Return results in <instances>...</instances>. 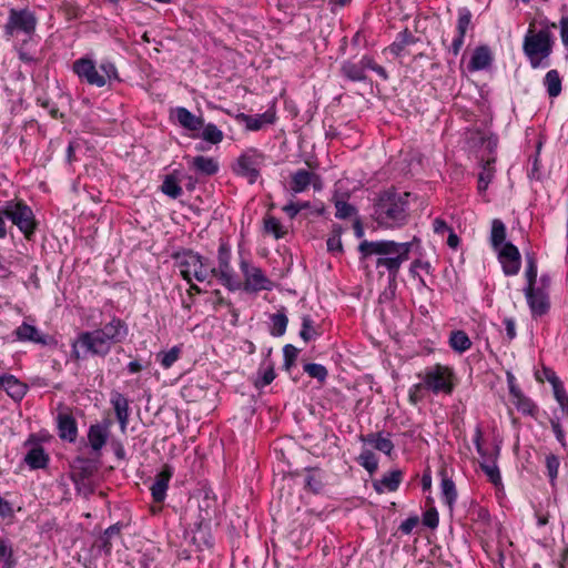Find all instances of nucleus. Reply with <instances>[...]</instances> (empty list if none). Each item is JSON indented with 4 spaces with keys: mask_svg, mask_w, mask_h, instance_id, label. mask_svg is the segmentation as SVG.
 Wrapping results in <instances>:
<instances>
[{
    "mask_svg": "<svg viewBox=\"0 0 568 568\" xmlns=\"http://www.w3.org/2000/svg\"><path fill=\"white\" fill-rule=\"evenodd\" d=\"M413 242L395 241H363L359 244V252L363 257L377 256L375 266L377 270L385 268L390 278L395 280L403 263L409 260Z\"/></svg>",
    "mask_w": 568,
    "mask_h": 568,
    "instance_id": "nucleus-1",
    "label": "nucleus"
},
{
    "mask_svg": "<svg viewBox=\"0 0 568 568\" xmlns=\"http://www.w3.org/2000/svg\"><path fill=\"white\" fill-rule=\"evenodd\" d=\"M37 18L34 13L28 9H11L4 26V33L8 38L19 40L21 44L16 45L19 59L30 63L36 60L34 50H32V41L36 34Z\"/></svg>",
    "mask_w": 568,
    "mask_h": 568,
    "instance_id": "nucleus-2",
    "label": "nucleus"
},
{
    "mask_svg": "<svg viewBox=\"0 0 568 568\" xmlns=\"http://www.w3.org/2000/svg\"><path fill=\"white\" fill-rule=\"evenodd\" d=\"M556 24H542L537 29L536 21L529 23V28L524 38L523 51L527 57L531 68L548 67V58L552 51L554 33Z\"/></svg>",
    "mask_w": 568,
    "mask_h": 568,
    "instance_id": "nucleus-3",
    "label": "nucleus"
},
{
    "mask_svg": "<svg viewBox=\"0 0 568 568\" xmlns=\"http://www.w3.org/2000/svg\"><path fill=\"white\" fill-rule=\"evenodd\" d=\"M407 201L400 194L385 191L374 204L373 217L384 229L403 226L407 221Z\"/></svg>",
    "mask_w": 568,
    "mask_h": 568,
    "instance_id": "nucleus-4",
    "label": "nucleus"
},
{
    "mask_svg": "<svg viewBox=\"0 0 568 568\" xmlns=\"http://www.w3.org/2000/svg\"><path fill=\"white\" fill-rule=\"evenodd\" d=\"M72 71L81 82L97 88H102L110 84L112 81L119 80V73L115 64L106 59L102 60L98 69L95 62L91 58H80L73 62Z\"/></svg>",
    "mask_w": 568,
    "mask_h": 568,
    "instance_id": "nucleus-5",
    "label": "nucleus"
},
{
    "mask_svg": "<svg viewBox=\"0 0 568 568\" xmlns=\"http://www.w3.org/2000/svg\"><path fill=\"white\" fill-rule=\"evenodd\" d=\"M175 266L181 276L189 283L192 281L207 282L212 281L211 262L193 251H185L175 255Z\"/></svg>",
    "mask_w": 568,
    "mask_h": 568,
    "instance_id": "nucleus-6",
    "label": "nucleus"
},
{
    "mask_svg": "<svg viewBox=\"0 0 568 568\" xmlns=\"http://www.w3.org/2000/svg\"><path fill=\"white\" fill-rule=\"evenodd\" d=\"M112 345L114 343L106 338L100 328L82 332L78 335L77 341L72 343V355L75 359H80L88 354L103 357L110 353Z\"/></svg>",
    "mask_w": 568,
    "mask_h": 568,
    "instance_id": "nucleus-7",
    "label": "nucleus"
},
{
    "mask_svg": "<svg viewBox=\"0 0 568 568\" xmlns=\"http://www.w3.org/2000/svg\"><path fill=\"white\" fill-rule=\"evenodd\" d=\"M231 246L226 242H222L217 250V266H212V280L216 278L221 285L229 291H237L242 288V282L236 275L232 264Z\"/></svg>",
    "mask_w": 568,
    "mask_h": 568,
    "instance_id": "nucleus-8",
    "label": "nucleus"
},
{
    "mask_svg": "<svg viewBox=\"0 0 568 568\" xmlns=\"http://www.w3.org/2000/svg\"><path fill=\"white\" fill-rule=\"evenodd\" d=\"M454 372L450 367L436 364L424 372L423 383L425 388L434 394H450L454 389Z\"/></svg>",
    "mask_w": 568,
    "mask_h": 568,
    "instance_id": "nucleus-9",
    "label": "nucleus"
},
{
    "mask_svg": "<svg viewBox=\"0 0 568 568\" xmlns=\"http://www.w3.org/2000/svg\"><path fill=\"white\" fill-rule=\"evenodd\" d=\"M2 214L11 220L18 229L29 237L36 229V221L32 210L23 202L9 201L6 203Z\"/></svg>",
    "mask_w": 568,
    "mask_h": 568,
    "instance_id": "nucleus-10",
    "label": "nucleus"
},
{
    "mask_svg": "<svg viewBox=\"0 0 568 568\" xmlns=\"http://www.w3.org/2000/svg\"><path fill=\"white\" fill-rule=\"evenodd\" d=\"M240 268L244 276V282H242V288L244 291L256 293L272 290L273 282L260 267L253 265L248 260L241 258Z\"/></svg>",
    "mask_w": 568,
    "mask_h": 568,
    "instance_id": "nucleus-11",
    "label": "nucleus"
},
{
    "mask_svg": "<svg viewBox=\"0 0 568 568\" xmlns=\"http://www.w3.org/2000/svg\"><path fill=\"white\" fill-rule=\"evenodd\" d=\"M263 162V155L256 149H248L236 160L233 171L245 178L251 184L260 176V166Z\"/></svg>",
    "mask_w": 568,
    "mask_h": 568,
    "instance_id": "nucleus-12",
    "label": "nucleus"
},
{
    "mask_svg": "<svg viewBox=\"0 0 568 568\" xmlns=\"http://www.w3.org/2000/svg\"><path fill=\"white\" fill-rule=\"evenodd\" d=\"M498 261L506 276L517 275L521 265V255L517 246L508 242L497 250Z\"/></svg>",
    "mask_w": 568,
    "mask_h": 568,
    "instance_id": "nucleus-13",
    "label": "nucleus"
},
{
    "mask_svg": "<svg viewBox=\"0 0 568 568\" xmlns=\"http://www.w3.org/2000/svg\"><path fill=\"white\" fill-rule=\"evenodd\" d=\"M58 434L62 440L74 443L78 437V424L69 407H60L57 414Z\"/></svg>",
    "mask_w": 568,
    "mask_h": 568,
    "instance_id": "nucleus-14",
    "label": "nucleus"
},
{
    "mask_svg": "<svg viewBox=\"0 0 568 568\" xmlns=\"http://www.w3.org/2000/svg\"><path fill=\"white\" fill-rule=\"evenodd\" d=\"M524 293L534 316L545 314L549 307L548 293L544 288H524Z\"/></svg>",
    "mask_w": 568,
    "mask_h": 568,
    "instance_id": "nucleus-15",
    "label": "nucleus"
},
{
    "mask_svg": "<svg viewBox=\"0 0 568 568\" xmlns=\"http://www.w3.org/2000/svg\"><path fill=\"white\" fill-rule=\"evenodd\" d=\"M173 474V468L170 465H164L155 476L154 483L150 487L152 498L155 503H162L165 499L169 483Z\"/></svg>",
    "mask_w": 568,
    "mask_h": 568,
    "instance_id": "nucleus-16",
    "label": "nucleus"
},
{
    "mask_svg": "<svg viewBox=\"0 0 568 568\" xmlns=\"http://www.w3.org/2000/svg\"><path fill=\"white\" fill-rule=\"evenodd\" d=\"M13 336L19 342H31L41 345H47L49 339L38 327L27 321L22 322L21 325L13 331Z\"/></svg>",
    "mask_w": 568,
    "mask_h": 568,
    "instance_id": "nucleus-17",
    "label": "nucleus"
},
{
    "mask_svg": "<svg viewBox=\"0 0 568 568\" xmlns=\"http://www.w3.org/2000/svg\"><path fill=\"white\" fill-rule=\"evenodd\" d=\"M24 445L30 446L24 456V463L31 469L45 468L49 463V455L45 453L44 448L39 443H33L31 438L28 439Z\"/></svg>",
    "mask_w": 568,
    "mask_h": 568,
    "instance_id": "nucleus-18",
    "label": "nucleus"
},
{
    "mask_svg": "<svg viewBox=\"0 0 568 568\" xmlns=\"http://www.w3.org/2000/svg\"><path fill=\"white\" fill-rule=\"evenodd\" d=\"M176 122L185 130L196 134L203 128V118L196 116L184 106H178L173 111Z\"/></svg>",
    "mask_w": 568,
    "mask_h": 568,
    "instance_id": "nucleus-19",
    "label": "nucleus"
},
{
    "mask_svg": "<svg viewBox=\"0 0 568 568\" xmlns=\"http://www.w3.org/2000/svg\"><path fill=\"white\" fill-rule=\"evenodd\" d=\"M509 393L513 397V403L524 414L534 415L537 407L535 403L525 396L523 392L515 385L514 376L508 374Z\"/></svg>",
    "mask_w": 568,
    "mask_h": 568,
    "instance_id": "nucleus-20",
    "label": "nucleus"
},
{
    "mask_svg": "<svg viewBox=\"0 0 568 568\" xmlns=\"http://www.w3.org/2000/svg\"><path fill=\"white\" fill-rule=\"evenodd\" d=\"M109 439V423L93 424L88 430V442L94 453H100Z\"/></svg>",
    "mask_w": 568,
    "mask_h": 568,
    "instance_id": "nucleus-21",
    "label": "nucleus"
},
{
    "mask_svg": "<svg viewBox=\"0 0 568 568\" xmlns=\"http://www.w3.org/2000/svg\"><path fill=\"white\" fill-rule=\"evenodd\" d=\"M320 178L316 174L305 169H300L291 176V190L294 194L302 193L306 191L311 184L316 187V182Z\"/></svg>",
    "mask_w": 568,
    "mask_h": 568,
    "instance_id": "nucleus-22",
    "label": "nucleus"
},
{
    "mask_svg": "<svg viewBox=\"0 0 568 568\" xmlns=\"http://www.w3.org/2000/svg\"><path fill=\"white\" fill-rule=\"evenodd\" d=\"M0 389L13 399H21L27 392L26 385L11 374L0 375Z\"/></svg>",
    "mask_w": 568,
    "mask_h": 568,
    "instance_id": "nucleus-23",
    "label": "nucleus"
},
{
    "mask_svg": "<svg viewBox=\"0 0 568 568\" xmlns=\"http://www.w3.org/2000/svg\"><path fill=\"white\" fill-rule=\"evenodd\" d=\"M189 166L202 175H214L219 171V162L213 158L197 155L187 158Z\"/></svg>",
    "mask_w": 568,
    "mask_h": 568,
    "instance_id": "nucleus-24",
    "label": "nucleus"
},
{
    "mask_svg": "<svg viewBox=\"0 0 568 568\" xmlns=\"http://www.w3.org/2000/svg\"><path fill=\"white\" fill-rule=\"evenodd\" d=\"M111 404L113 406L121 430L125 432L129 423V400L121 393L114 392L111 395Z\"/></svg>",
    "mask_w": 568,
    "mask_h": 568,
    "instance_id": "nucleus-25",
    "label": "nucleus"
},
{
    "mask_svg": "<svg viewBox=\"0 0 568 568\" xmlns=\"http://www.w3.org/2000/svg\"><path fill=\"white\" fill-rule=\"evenodd\" d=\"M100 329L102 331V334L114 344L122 342L128 335L126 324L118 317H113Z\"/></svg>",
    "mask_w": 568,
    "mask_h": 568,
    "instance_id": "nucleus-26",
    "label": "nucleus"
},
{
    "mask_svg": "<svg viewBox=\"0 0 568 568\" xmlns=\"http://www.w3.org/2000/svg\"><path fill=\"white\" fill-rule=\"evenodd\" d=\"M402 479L403 473L399 469H395L383 475L379 480L373 483V486L379 494L384 491H395L402 483Z\"/></svg>",
    "mask_w": 568,
    "mask_h": 568,
    "instance_id": "nucleus-27",
    "label": "nucleus"
},
{
    "mask_svg": "<svg viewBox=\"0 0 568 568\" xmlns=\"http://www.w3.org/2000/svg\"><path fill=\"white\" fill-rule=\"evenodd\" d=\"M491 52L488 47L481 45L475 49L470 62L469 69L471 71L484 70L491 63Z\"/></svg>",
    "mask_w": 568,
    "mask_h": 568,
    "instance_id": "nucleus-28",
    "label": "nucleus"
},
{
    "mask_svg": "<svg viewBox=\"0 0 568 568\" xmlns=\"http://www.w3.org/2000/svg\"><path fill=\"white\" fill-rule=\"evenodd\" d=\"M365 443L371 444L375 449L389 456L394 449V444L387 437H384L382 433L369 434L363 438Z\"/></svg>",
    "mask_w": 568,
    "mask_h": 568,
    "instance_id": "nucleus-29",
    "label": "nucleus"
},
{
    "mask_svg": "<svg viewBox=\"0 0 568 568\" xmlns=\"http://www.w3.org/2000/svg\"><path fill=\"white\" fill-rule=\"evenodd\" d=\"M506 226L501 220L495 219L491 222L490 244L495 251L506 243Z\"/></svg>",
    "mask_w": 568,
    "mask_h": 568,
    "instance_id": "nucleus-30",
    "label": "nucleus"
},
{
    "mask_svg": "<svg viewBox=\"0 0 568 568\" xmlns=\"http://www.w3.org/2000/svg\"><path fill=\"white\" fill-rule=\"evenodd\" d=\"M450 347L458 352L464 353L471 347V341L464 331H454L449 336Z\"/></svg>",
    "mask_w": 568,
    "mask_h": 568,
    "instance_id": "nucleus-31",
    "label": "nucleus"
},
{
    "mask_svg": "<svg viewBox=\"0 0 568 568\" xmlns=\"http://www.w3.org/2000/svg\"><path fill=\"white\" fill-rule=\"evenodd\" d=\"M202 132L199 134H192V138H202L204 141L210 142L212 144H217L222 142L224 134L223 132L213 123H209L206 125L203 124V128L201 129Z\"/></svg>",
    "mask_w": 568,
    "mask_h": 568,
    "instance_id": "nucleus-32",
    "label": "nucleus"
},
{
    "mask_svg": "<svg viewBox=\"0 0 568 568\" xmlns=\"http://www.w3.org/2000/svg\"><path fill=\"white\" fill-rule=\"evenodd\" d=\"M537 261L534 254H526V267L524 272V276L526 280V286L528 288H534L537 284Z\"/></svg>",
    "mask_w": 568,
    "mask_h": 568,
    "instance_id": "nucleus-33",
    "label": "nucleus"
},
{
    "mask_svg": "<svg viewBox=\"0 0 568 568\" xmlns=\"http://www.w3.org/2000/svg\"><path fill=\"white\" fill-rule=\"evenodd\" d=\"M544 85L551 98H556L561 92V79L556 70H550L544 78Z\"/></svg>",
    "mask_w": 568,
    "mask_h": 568,
    "instance_id": "nucleus-34",
    "label": "nucleus"
},
{
    "mask_svg": "<svg viewBox=\"0 0 568 568\" xmlns=\"http://www.w3.org/2000/svg\"><path fill=\"white\" fill-rule=\"evenodd\" d=\"M494 162H495V159L489 158L483 164L481 171L478 174V191L479 192L486 191L490 181L494 178V168H493Z\"/></svg>",
    "mask_w": 568,
    "mask_h": 568,
    "instance_id": "nucleus-35",
    "label": "nucleus"
},
{
    "mask_svg": "<svg viewBox=\"0 0 568 568\" xmlns=\"http://www.w3.org/2000/svg\"><path fill=\"white\" fill-rule=\"evenodd\" d=\"M442 498L444 503L449 507V509H453V506L457 499V491L455 484L449 478H443L442 479Z\"/></svg>",
    "mask_w": 568,
    "mask_h": 568,
    "instance_id": "nucleus-36",
    "label": "nucleus"
},
{
    "mask_svg": "<svg viewBox=\"0 0 568 568\" xmlns=\"http://www.w3.org/2000/svg\"><path fill=\"white\" fill-rule=\"evenodd\" d=\"M497 458H491L490 460H484L480 463V467L483 471L486 474L488 479L495 485L498 486L501 484V476L499 468L496 464Z\"/></svg>",
    "mask_w": 568,
    "mask_h": 568,
    "instance_id": "nucleus-37",
    "label": "nucleus"
},
{
    "mask_svg": "<svg viewBox=\"0 0 568 568\" xmlns=\"http://www.w3.org/2000/svg\"><path fill=\"white\" fill-rule=\"evenodd\" d=\"M343 74L352 81H364L366 79L363 65L357 63L345 62L342 67Z\"/></svg>",
    "mask_w": 568,
    "mask_h": 568,
    "instance_id": "nucleus-38",
    "label": "nucleus"
},
{
    "mask_svg": "<svg viewBox=\"0 0 568 568\" xmlns=\"http://www.w3.org/2000/svg\"><path fill=\"white\" fill-rule=\"evenodd\" d=\"M161 190L171 199H178L182 194V187L179 185L178 180L172 175L165 176Z\"/></svg>",
    "mask_w": 568,
    "mask_h": 568,
    "instance_id": "nucleus-39",
    "label": "nucleus"
},
{
    "mask_svg": "<svg viewBox=\"0 0 568 568\" xmlns=\"http://www.w3.org/2000/svg\"><path fill=\"white\" fill-rule=\"evenodd\" d=\"M272 321V328L271 334L273 336H282L284 335L286 327H287V316L284 313H276L273 314L271 317Z\"/></svg>",
    "mask_w": 568,
    "mask_h": 568,
    "instance_id": "nucleus-40",
    "label": "nucleus"
},
{
    "mask_svg": "<svg viewBox=\"0 0 568 568\" xmlns=\"http://www.w3.org/2000/svg\"><path fill=\"white\" fill-rule=\"evenodd\" d=\"M471 23V12L467 8L458 10V20L456 26L457 36L465 37Z\"/></svg>",
    "mask_w": 568,
    "mask_h": 568,
    "instance_id": "nucleus-41",
    "label": "nucleus"
},
{
    "mask_svg": "<svg viewBox=\"0 0 568 568\" xmlns=\"http://www.w3.org/2000/svg\"><path fill=\"white\" fill-rule=\"evenodd\" d=\"M358 462L361 466L364 467L369 474H373L377 470L378 460L372 450H363L358 457Z\"/></svg>",
    "mask_w": 568,
    "mask_h": 568,
    "instance_id": "nucleus-42",
    "label": "nucleus"
},
{
    "mask_svg": "<svg viewBox=\"0 0 568 568\" xmlns=\"http://www.w3.org/2000/svg\"><path fill=\"white\" fill-rule=\"evenodd\" d=\"M552 392L559 405L561 416H566L568 414V398L566 396V390L561 381H559L557 384L552 386Z\"/></svg>",
    "mask_w": 568,
    "mask_h": 568,
    "instance_id": "nucleus-43",
    "label": "nucleus"
},
{
    "mask_svg": "<svg viewBox=\"0 0 568 568\" xmlns=\"http://www.w3.org/2000/svg\"><path fill=\"white\" fill-rule=\"evenodd\" d=\"M303 368L306 374H308L312 378H315L321 383H323L328 375L326 367L323 366L322 364L308 363L305 364Z\"/></svg>",
    "mask_w": 568,
    "mask_h": 568,
    "instance_id": "nucleus-44",
    "label": "nucleus"
},
{
    "mask_svg": "<svg viewBox=\"0 0 568 568\" xmlns=\"http://www.w3.org/2000/svg\"><path fill=\"white\" fill-rule=\"evenodd\" d=\"M305 487L313 493H318L322 489L323 483L320 471L316 469H308L305 475Z\"/></svg>",
    "mask_w": 568,
    "mask_h": 568,
    "instance_id": "nucleus-45",
    "label": "nucleus"
},
{
    "mask_svg": "<svg viewBox=\"0 0 568 568\" xmlns=\"http://www.w3.org/2000/svg\"><path fill=\"white\" fill-rule=\"evenodd\" d=\"M264 229L267 233H271L275 239H281L286 234L281 222L274 216H267L264 220Z\"/></svg>",
    "mask_w": 568,
    "mask_h": 568,
    "instance_id": "nucleus-46",
    "label": "nucleus"
},
{
    "mask_svg": "<svg viewBox=\"0 0 568 568\" xmlns=\"http://www.w3.org/2000/svg\"><path fill=\"white\" fill-rule=\"evenodd\" d=\"M313 324L314 322L308 315L302 318V329L300 332V336L304 342H310L317 335Z\"/></svg>",
    "mask_w": 568,
    "mask_h": 568,
    "instance_id": "nucleus-47",
    "label": "nucleus"
},
{
    "mask_svg": "<svg viewBox=\"0 0 568 568\" xmlns=\"http://www.w3.org/2000/svg\"><path fill=\"white\" fill-rule=\"evenodd\" d=\"M559 460L556 456L549 455L546 458V468H547V475L549 477L550 484L555 486V480L558 476V469H559Z\"/></svg>",
    "mask_w": 568,
    "mask_h": 568,
    "instance_id": "nucleus-48",
    "label": "nucleus"
},
{
    "mask_svg": "<svg viewBox=\"0 0 568 568\" xmlns=\"http://www.w3.org/2000/svg\"><path fill=\"white\" fill-rule=\"evenodd\" d=\"M241 118L245 122L246 129L251 131L260 130L262 125L267 121L266 114L257 116L241 114Z\"/></svg>",
    "mask_w": 568,
    "mask_h": 568,
    "instance_id": "nucleus-49",
    "label": "nucleus"
},
{
    "mask_svg": "<svg viewBox=\"0 0 568 568\" xmlns=\"http://www.w3.org/2000/svg\"><path fill=\"white\" fill-rule=\"evenodd\" d=\"M12 547L10 542L0 537V561H4L6 566L10 568L12 566Z\"/></svg>",
    "mask_w": 568,
    "mask_h": 568,
    "instance_id": "nucleus-50",
    "label": "nucleus"
},
{
    "mask_svg": "<svg viewBox=\"0 0 568 568\" xmlns=\"http://www.w3.org/2000/svg\"><path fill=\"white\" fill-rule=\"evenodd\" d=\"M550 425H551V429H552L557 440L562 446H565L566 445V443H565V432H564V428H562V426L560 424V416L557 414L556 410L554 412V415L550 418Z\"/></svg>",
    "mask_w": 568,
    "mask_h": 568,
    "instance_id": "nucleus-51",
    "label": "nucleus"
},
{
    "mask_svg": "<svg viewBox=\"0 0 568 568\" xmlns=\"http://www.w3.org/2000/svg\"><path fill=\"white\" fill-rule=\"evenodd\" d=\"M180 348L178 346L172 347L168 352L161 355L160 363L164 368L171 367L180 356Z\"/></svg>",
    "mask_w": 568,
    "mask_h": 568,
    "instance_id": "nucleus-52",
    "label": "nucleus"
},
{
    "mask_svg": "<svg viewBox=\"0 0 568 568\" xmlns=\"http://www.w3.org/2000/svg\"><path fill=\"white\" fill-rule=\"evenodd\" d=\"M297 355H298V349L295 346H293L291 344H287L284 346L283 356H284V366L286 369L291 368V366L294 364Z\"/></svg>",
    "mask_w": 568,
    "mask_h": 568,
    "instance_id": "nucleus-53",
    "label": "nucleus"
},
{
    "mask_svg": "<svg viewBox=\"0 0 568 568\" xmlns=\"http://www.w3.org/2000/svg\"><path fill=\"white\" fill-rule=\"evenodd\" d=\"M336 213L335 216L337 219H347L353 215L355 209L353 205L348 204L345 201H337L335 203Z\"/></svg>",
    "mask_w": 568,
    "mask_h": 568,
    "instance_id": "nucleus-54",
    "label": "nucleus"
},
{
    "mask_svg": "<svg viewBox=\"0 0 568 568\" xmlns=\"http://www.w3.org/2000/svg\"><path fill=\"white\" fill-rule=\"evenodd\" d=\"M536 378L540 382L547 381L550 383L551 386H554L560 381L556 373L547 367H544L541 371H537Z\"/></svg>",
    "mask_w": 568,
    "mask_h": 568,
    "instance_id": "nucleus-55",
    "label": "nucleus"
},
{
    "mask_svg": "<svg viewBox=\"0 0 568 568\" xmlns=\"http://www.w3.org/2000/svg\"><path fill=\"white\" fill-rule=\"evenodd\" d=\"M327 251L333 254H339L343 252L342 240L338 233L332 234L326 242Z\"/></svg>",
    "mask_w": 568,
    "mask_h": 568,
    "instance_id": "nucleus-56",
    "label": "nucleus"
},
{
    "mask_svg": "<svg viewBox=\"0 0 568 568\" xmlns=\"http://www.w3.org/2000/svg\"><path fill=\"white\" fill-rule=\"evenodd\" d=\"M423 523L425 526L434 529L438 526L439 519H438V513L435 508L428 509L423 517Z\"/></svg>",
    "mask_w": 568,
    "mask_h": 568,
    "instance_id": "nucleus-57",
    "label": "nucleus"
},
{
    "mask_svg": "<svg viewBox=\"0 0 568 568\" xmlns=\"http://www.w3.org/2000/svg\"><path fill=\"white\" fill-rule=\"evenodd\" d=\"M418 523L419 519L417 516L408 517L400 524L399 530L405 535H409L413 531V529L418 525Z\"/></svg>",
    "mask_w": 568,
    "mask_h": 568,
    "instance_id": "nucleus-58",
    "label": "nucleus"
},
{
    "mask_svg": "<svg viewBox=\"0 0 568 568\" xmlns=\"http://www.w3.org/2000/svg\"><path fill=\"white\" fill-rule=\"evenodd\" d=\"M425 388L424 383L415 384L409 388L408 396L413 404H417L422 399L420 390Z\"/></svg>",
    "mask_w": 568,
    "mask_h": 568,
    "instance_id": "nucleus-59",
    "label": "nucleus"
},
{
    "mask_svg": "<svg viewBox=\"0 0 568 568\" xmlns=\"http://www.w3.org/2000/svg\"><path fill=\"white\" fill-rule=\"evenodd\" d=\"M275 378V373L272 367L264 371L262 377L256 382L257 387H265L270 385Z\"/></svg>",
    "mask_w": 568,
    "mask_h": 568,
    "instance_id": "nucleus-60",
    "label": "nucleus"
},
{
    "mask_svg": "<svg viewBox=\"0 0 568 568\" xmlns=\"http://www.w3.org/2000/svg\"><path fill=\"white\" fill-rule=\"evenodd\" d=\"M433 230L436 234H444L445 232H449L452 229L443 219L436 217L433 222Z\"/></svg>",
    "mask_w": 568,
    "mask_h": 568,
    "instance_id": "nucleus-61",
    "label": "nucleus"
},
{
    "mask_svg": "<svg viewBox=\"0 0 568 568\" xmlns=\"http://www.w3.org/2000/svg\"><path fill=\"white\" fill-rule=\"evenodd\" d=\"M464 39L465 37H462V36H457L454 38L450 47H449V52L454 55V57H457L463 48V44H464Z\"/></svg>",
    "mask_w": 568,
    "mask_h": 568,
    "instance_id": "nucleus-62",
    "label": "nucleus"
},
{
    "mask_svg": "<svg viewBox=\"0 0 568 568\" xmlns=\"http://www.w3.org/2000/svg\"><path fill=\"white\" fill-rule=\"evenodd\" d=\"M504 325L506 329V335L509 339H514L516 337V324L513 318L506 317L504 320Z\"/></svg>",
    "mask_w": 568,
    "mask_h": 568,
    "instance_id": "nucleus-63",
    "label": "nucleus"
},
{
    "mask_svg": "<svg viewBox=\"0 0 568 568\" xmlns=\"http://www.w3.org/2000/svg\"><path fill=\"white\" fill-rule=\"evenodd\" d=\"M396 40L399 41L405 48L415 42L414 36L408 30L399 32Z\"/></svg>",
    "mask_w": 568,
    "mask_h": 568,
    "instance_id": "nucleus-64",
    "label": "nucleus"
}]
</instances>
